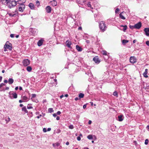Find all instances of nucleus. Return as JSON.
Segmentation results:
<instances>
[{
    "mask_svg": "<svg viewBox=\"0 0 149 149\" xmlns=\"http://www.w3.org/2000/svg\"><path fill=\"white\" fill-rule=\"evenodd\" d=\"M137 40H134L133 41V43H134L136 42Z\"/></svg>",
    "mask_w": 149,
    "mask_h": 149,
    "instance_id": "nucleus-62",
    "label": "nucleus"
},
{
    "mask_svg": "<svg viewBox=\"0 0 149 149\" xmlns=\"http://www.w3.org/2000/svg\"><path fill=\"white\" fill-rule=\"evenodd\" d=\"M51 128H48L47 130V131H49L51 130Z\"/></svg>",
    "mask_w": 149,
    "mask_h": 149,
    "instance_id": "nucleus-59",
    "label": "nucleus"
},
{
    "mask_svg": "<svg viewBox=\"0 0 149 149\" xmlns=\"http://www.w3.org/2000/svg\"><path fill=\"white\" fill-rule=\"evenodd\" d=\"M31 95V99L35 97H36V95L35 94H32Z\"/></svg>",
    "mask_w": 149,
    "mask_h": 149,
    "instance_id": "nucleus-40",
    "label": "nucleus"
},
{
    "mask_svg": "<svg viewBox=\"0 0 149 149\" xmlns=\"http://www.w3.org/2000/svg\"><path fill=\"white\" fill-rule=\"evenodd\" d=\"M146 45L147 46H149V41H146Z\"/></svg>",
    "mask_w": 149,
    "mask_h": 149,
    "instance_id": "nucleus-46",
    "label": "nucleus"
},
{
    "mask_svg": "<svg viewBox=\"0 0 149 149\" xmlns=\"http://www.w3.org/2000/svg\"><path fill=\"white\" fill-rule=\"evenodd\" d=\"M19 103H22V102H24L23 101V100H19Z\"/></svg>",
    "mask_w": 149,
    "mask_h": 149,
    "instance_id": "nucleus-58",
    "label": "nucleus"
},
{
    "mask_svg": "<svg viewBox=\"0 0 149 149\" xmlns=\"http://www.w3.org/2000/svg\"><path fill=\"white\" fill-rule=\"evenodd\" d=\"M60 145V143H53V146L54 147H55L56 146L58 147Z\"/></svg>",
    "mask_w": 149,
    "mask_h": 149,
    "instance_id": "nucleus-27",
    "label": "nucleus"
},
{
    "mask_svg": "<svg viewBox=\"0 0 149 149\" xmlns=\"http://www.w3.org/2000/svg\"><path fill=\"white\" fill-rule=\"evenodd\" d=\"M84 96V94L83 93H80L79 95V97L80 99L81 98H83Z\"/></svg>",
    "mask_w": 149,
    "mask_h": 149,
    "instance_id": "nucleus-26",
    "label": "nucleus"
},
{
    "mask_svg": "<svg viewBox=\"0 0 149 149\" xmlns=\"http://www.w3.org/2000/svg\"><path fill=\"white\" fill-rule=\"evenodd\" d=\"M51 4L53 6H55L57 5V2L55 0H53L51 2Z\"/></svg>",
    "mask_w": 149,
    "mask_h": 149,
    "instance_id": "nucleus-17",
    "label": "nucleus"
},
{
    "mask_svg": "<svg viewBox=\"0 0 149 149\" xmlns=\"http://www.w3.org/2000/svg\"><path fill=\"white\" fill-rule=\"evenodd\" d=\"M8 15L10 17H15L16 16V14H12V13H10L8 14Z\"/></svg>",
    "mask_w": 149,
    "mask_h": 149,
    "instance_id": "nucleus-34",
    "label": "nucleus"
},
{
    "mask_svg": "<svg viewBox=\"0 0 149 149\" xmlns=\"http://www.w3.org/2000/svg\"><path fill=\"white\" fill-rule=\"evenodd\" d=\"M148 69H146L145 70V72L143 73V76L145 78H147L148 77V76L147 75L148 73Z\"/></svg>",
    "mask_w": 149,
    "mask_h": 149,
    "instance_id": "nucleus-22",
    "label": "nucleus"
},
{
    "mask_svg": "<svg viewBox=\"0 0 149 149\" xmlns=\"http://www.w3.org/2000/svg\"><path fill=\"white\" fill-rule=\"evenodd\" d=\"M43 40L42 39L39 40L37 43L38 46L39 47L41 46L43 44Z\"/></svg>",
    "mask_w": 149,
    "mask_h": 149,
    "instance_id": "nucleus-18",
    "label": "nucleus"
},
{
    "mask_svg": "<svg viewBox=\"0 0 149 149\" xmlns=\"http://www.w3.org/2000/svg\"><path fill=\"white\" fill-rule=\"evenodd\" d=\"M91 123H92V121L91 120H89L88 122V124H89V125L91 124Z\"/></svg>",
    "mask_w": 149,
    "mask_h": 149,
    "instance_id": "nucleus-57",
    "label": "nucleus"
},
{
    "mask_svg": "<svg viewBox=\"0 0 149 149\" xmlns=\"http://www.w3.org/2000/svg\"><path fill=\"white\" fill-rule=\"evenodd\" d=\"M36 3L38 5H40V2L39 1H37L36 2Z\"/></svg>",
    "mask_w": 149,
    "mask_h": 149,
    "instance_id": "nucleus-51",
    "label": "nucleus"
},
{
    "mask_svg": "<svg viewBox=\"0 0 149 149\" xmlns=\"http://www.w3.org/2000/svg\"><path fill=\"white\" fill-rule=\"evenodd\" d=\"M6 86V84L4 83H2L0 84V88H1L3 86Z\"/></svg>",
    "mask_w": 149,
    "mask_h": 149,
    "instance_id": "nucleus-36",
    "label": "nucleus"
},
{
    "mask_svg": "<svg viewBox=\"0 0 149 149\" xmlns=\"http://www.w3.org/2000/svg\"><path fill=\"white\" fill-rule=\"evenodd\" d=\"M121 13L119 15L120 17V18L123 19H125V18L124 17L123 15L122 14V13Z\"/></svg>",
    "mask_w": 149,
    "mask_h": 149,
    "instance_id": "nucleus-28",
    "label": "nucleus"
},
{
    "mask_svg": "<svg viewBox=\"0 0 149 149\" xmlns=\"http://www.w3.org/2000/svg\"><path fill=\"white\" fill-rule=\"evenodd\" d=\"M11 45V44L9 43V41H8L6 42V44L4 45V47H5L9 50H11L12 48Z\"/></svg>",
    "mask_w": 149,
    "mask_h": 149,
    "instance_id": "nucleus-6",
    "label": "nucleus"
},
{
    "mask_svg": "<svg viewBox=\"0 0 149 149\" xmlns=\"http://www.w3.org/2000/svg\"><path fill=\"white\" fill-rule=\"evenodd\" d=\"M60 118V117L58 116L56 118V119L57 120H59Z\"/></svg>",
    "mask_w": 149,
    "mask_h": 149,
    "instance_id": "nucleus-54",
    "label": "nucleus"
},
{
    "mask_svg": "<svg viewBox=\"0 0 149 149\" xmlns=\"http://www.w3.org/2000/svg\"><path fill=\"white\" fill-rule=\"evenodd\" d=\"M2 76H0V82L2 81Z\"/></svg>",
    "mask_w": 149,
    "mask_h": 149,
    "instance_id": "nucleus-61",
    "label": "nucleus"
},
{
    "mask_svg": "<svg viewBox=\"0 0 149 149\" xmlns=\"http://www.w3.org/2000/svg\"><path fill=\"white\" fill-rule=\"evenodd\" d=\"M86 104H85L83 106V109H85V108H86Z\"/></svg>",
    "mask_w": 149,
    "mask_h": 149,
    "instance_id": "nucleus-53",
    "label": "nucleus"
},
{
    "mask_svg": "<svg viewBox=\"0 0 149 149\" xmlns=\"http://www.w3.org/2000/svg\"><path fill=\"white\" fill-rule=\"evenodd\" d=\"M25 0H18L17 1V4H18V3H20L21 4H24L25 1Z\"/></svg>",
    "mask_w": 149,
    "mask_h": 149,
    "instance_id": "nucleus-24",
    "label": "nucleus"
},
{
    "mask_svg": "<svg viewBox=\"0 0 149 149\" xmlns=\"http://www.w3.org/2000/svg\"><path fill=\"white\" fill-rule=\"evenodd\" d=\"M18 4V9L19 11L22 12L24 10L25 8V5L24 4H21V3H19Z\"/></svg>",
    "mask_w": 149,
    "mask_h": 149,
    "instance_id": "nucleus-4",
    "label": "nucleus"
},
{
    "mask_svg": "<svg viewBox=\"0 0 149 149\" xmlns=\"http://www.w3.org/2000/svg\"><path fill=\"white\" fill-rule=\"evenodd\" d=\"M22 63L24 66H26L30 64V61L28 59H25L23 61Z\"/></svg>",
    "mask_w": 149,
    "mask_h": 149,
    "instance_id": "nucleus-7",
    "label": "nucleus"
},
{
    "mask_svg": "<svg viewBox=\"0 0 149 149\" xmlns=\"http://www.w3.org/2000/svg\"><path fill=\"white\" fill-rule=\"evenodd\" d=\"M66 46L68 47V48H71V42L70 41H69V40H67L66 42Z\"/></svg>",
    "mask_w": 149,
    "mask_h": 149,
    "instance_id": "nucleus-15",
    "label": "nucleus"
},
{
    "mask_svg": "<svg viewBox=\"0 0 149 149\" xmlns=\"http://www.w3.org/2000/svg\"><path fill=\"white\" fill-rule=\"evenodd\" d=\"M77 139L78 141H79L81 140V137L80 136H78L77 137Z\"/></svg>",
    "mask_w": 149,
    "mask_h": 149,
    "instance_id": "nucleus-47",
    "label": "nucleus"
},
{
    "mask_svg": "<svg viewBox=\"0 0 149 149\" xmlns=\"http://www.w3.org/2000/svg\"><path fill=\"white\" fill-rule=\"evenodd\" d=\"M29 6L31 9H33L34 8V5L31 3H30L29 4Z\"/></svg>",
    "mask_w": 149,
    "mask_h": 149,
    "instance_id": "nucleus-20",
    "label": "nucleus"
},
{
    "mask_svg": "<svg viewBox=\"0 0 149 149\" xmlns=\"http://www.w3.org/2000/svg\"><path fill=\"white\" fill-rule=\"evenodd\" d=\"M21 97L24 102H27L29 100V99L25 96H22Z\"/></svg>",
    "mask_w": 149,
    "mask_h": 149,
    "instance_id": "nucleus-12",
    "label": "nucleus"
},
{
    "mask_svg": "<svg viewBox=\"0 0 149 149\" xmlns=\"http://www.w3.org/2000/svg\"><path fill=\"white\" fill-rule=\"evenodd\" d=\"M26 70L30 72L32 70V68L30 66H28L26 68Z\"/></svg>",
    "mask_w": 149,
    "mask_h": 149,
    "instance_id": "nucleus-29",
    "label": "nucleus"
},
{
    "mask_svg": "<svg viewBox=\"0 0 149 149\" xmlns=\"http://www.w3.org/2000/svg\"><path fill=\"white\" fill-rule=\"evenodd\" d=\"M76 1L78 4L83 5L86 1V0H76Z\"/></svg>",
    "mask_w": 149,
    "mask_h": 149,
    "instance_id": "nucleus-14",
    "label": "nucleus"
},
{
    "mask_svg": "<svg viewBox=\"0 0 149 149\" xmlns=\"http://www.w3.org/2000/svg\"><path fill=\"white\" fill-rule=\"evenodd\" d=\"M79 99H80L79 98V97L78 98V97H76L74 99V100L75 101H77Z\"/></svg>",
    "mask_w": 149,
    "mask_h": 149,
    "instance_id": "nucleus-50",
    "label": "nucleus"
},
{
    "mask_svg": "<svg viewBox=\"0 0 149 149\" xmlns=\"http://www.w3.org/2000/svg\"><path fill=\"white\" fill-rule=\"evenodd\" d=\"M9 95L10 98L11 99L17 98V94L13 91H10L9 93Z\"/></svg>",
    "mask_w": 149,
    "mask_h": 149,
    "instance_id": "nucleus-3",
    "label": "nucleus"
},
{
    "mask_svg": "<svg viewBox=\"0 0 149 149\" xmlns=\"http://www.w3.org/2000/svg\"><path fill=\"white\" fill-rule=\"evenodd\" d=\"M129 42L128 40H122V43L123 44H125L127 42Z\"/></svg>",
    "mask_w": 149,
    "mask_h": 149,
    "instance_id": "nucleus-32",
    "label": "nucleus"
},
{
    "mask_svg": "<svg viewBox=\"0 0 149 149\" xmlns=\"http://www.w3.org/2000/svg\"><path fill=\"white\" fill-rule=\"evenodd\" d=\"M3 82L5 83H7L8 82V81L6 79H5L4 80Z\"/></svg>",
    "mask_w": 149,
    "mask_h": 149,
    "instance_id": "nucleus-48",
    "label": "nucleus"
},
{
    "mask_svg": "<svg viewBox=\"0 0 149 149\" xmlns=\"http://www.w3.org/2000/svg\"><path fill=\"white\" fill-rule=\"evenodd\" d=\"M61 113L60 111H58L56 113L57 115H60L61 114Z\"/></svg>",
    "mask_w": 149,
    "mask_h": 149,
    "instance_id": "nucleus-49",
    "label": "nucleus"
},
{
    "mask_svg": "<svg viewBox=\"0 0 149 149\" xmlns=\"http://www.w3.org/2000/svg\"><path fill=\"white\" fill-rule=\"evenodd\" d=\"M76 49L78 52H81L82 50V48L78 45H76Z\"/></svg>",
    "mask_w": 149,
    "mask_h": 149,
    "instance_id": "nucleus-19",
    "label": "nucleus"
},
{
    "mask_svg": "<svg viewBox=\"0 0 149 149\" xmlns=\"http://www.w3.org/2000/svg\"><path fill=\"white\" fill-rule=\"evenodd\" d=\"M148 139H146L145 141V144L146 145L148 144Z\"/></svg>",
    "mask_w": 149,
    "mask_h": 149,
    "instance_id": "nucleus-38",
    "label": "nucleus"
},
{
    "mask_svg": "<svg viewBox=\"0 0 149 149\" xmlns=\"http://www.w3.org/2000/svg\"><path fill=\"white\" fill-rule=\"evenodd\" d=\"M69 128L70 129H73L74 128V126L72 125H71L69 126Z\"/></svg>",
    "mask_w": 149,
    "mask_h": 149,
    "instance_id": "nucleus-39",
    "label": "nucleus"
},
{
    "mask_svg": "<svg viewBox=\"0 0 149 149\" xmlns=\"http://www.w3.org/2000/svg\"><path fill=\"white\" fill-rule=\"evenodd\" d=\"M22 111H24L25 113H27L28 112L25 106H24L22 108Z\"/></svg>",
    "mask_w": 149,
    "mask_h": 149,
    "instance_id": "nucleus-21",
    "label": "nucleus"
},
{
    "mask_svg": "<svg viewBox=\"0 0 149 149\" xmlns=\"http://www.w3.org/2000/svg\"><path fill=\"white\" fill-rule=\"evenodd\" d=\"M119 10H120L118 8H117L115 10V13H118Z\"/></svg>",
    "mask_w": 149,
    "mask_h": 149,
    "instance_id": "nucleus-43",
    "label": "nucleus"
},
{
    "mask_svg": "<svg viewBox=\"0 0 149 149\" xmlns=\"http://www.w3.org/2000/svg\"><path fill=\"white\" fill-rule=\"evenodd\" d=\"M93 60L95 63L97 64H99L100 62V61L98 59V56L94 57L93 58Z\"/></svg>",
    "mask_w": 149,
    "mask_h": 149,
    "instance_id": "nucleus-10",
    "label": "nucleus"
},
{
    "mask_svg": "<svg viewBox=\"0 0 149 149\" xmlns=\"http://www.w3.org/2000/svg\"><path fill=\"white\" fill-rule=\"evenodd\" d=\"M17 3L15 0H9L7 3H6L7 6L10 8H11L15 6Z\"/></svg>",
    "mask_w": 149,
    "mask_h": 149,
    "instance_id": "nucleus-1",
    "label": "nucleus"
},
{
    "mask_svg": "<svg viewBox=\"0 0 149 149\" xmlns=\"http://www.w3.org/2000/svg\"><path fill=\"white\" fill-rule=\"evenodd\" d=\"M144 31L145 33V35L147 36H149V28H146L144 29Z\"/></svg>",
    "mask_w": 149,
    "mask_h": 149,
    "instance_id": "nucleus-11",
    "label": "nucleus"
},
{
    "mask_svg": "<svg viewBox=\"0 0 149 149\" xmlns=\"http://www.w3.org/2000/svg\"><path fill=\"white\" fill-rule=\"evenodd\" d=\"M48 111L50 113H52L54 111L52 108H49L48 109Z\"/></svg>",
    "mask_w": 149,
    "mask_h": 149,
    "instance_id": "nucleus-30",
    "label": "nucleus"
},
{
    "mask_svg": "<svg viewBox=\"0 0 149 149\" xmlns=\"http://www.w3.org/2000/svg\"><path fill=\"white\" fill-rule=\"evenodd\" d=\"M130 61L131 63H134L136 61V59L134 56H131L130 58Z\"/></svg>",
    "mask_w": 149,
    "mask_h": 149,
    "instance_id": "nucleus-8",
    "label": "nucleus"
},
{
    "mask_svg": "<svg viewBox=\"0 0 149 149\" xmlns=\"http://www.w3.org/2000/svg\"><path fill=\"white\" fill-rule=\"evenodd\" d=\"M130 28L132 29H135V27L134 26V25L133 26H132L131 25H130L129 26Z\"/></svg>",
    "mask_w": 149,
    "mask_h": 149,
    "instance_id": "nucleus-37",
    "label": "nucleus"
},
{
    "mask_svg": "<svg viewBox=\"0 0 149 149\" xmlns=\"http://www.w3.org/2000/svg\"><path fill=\"white\" fill-rule=\"evenodd\" d=\"M46 12L47 13H50L51 11V8L49 6H47L45 8Z\"/></svg>",
    "mask_w": 149,
    "mask_h": 149,
    "instance_id": "nucleus-13",
    "label": "nucleus"
},
{
    "mask_svg": "<svg viewBox=\"0 0 149 149\" xmlns=\"http://www.w3.org/2000/svg\"><path fill=\"white\" fill-rule=\"evenodd\" d=\"M146 89L149 90V85L147 86L146 88Z\"/></svg>",
    "mask_w": 149,
    "mask_h": 149,
    "instance_id": "nucleus-60",
    "label": "nucleus"
},
{
    "mask_svg": "<svg viewBox=\"0 0 149 149\" xmlns=\"http://www.w3.org/2000/svg\"><path fill=\"white\" fill-rule=\"evenodd\" d=\"M14 34H11L10 35V37H11V38H13L14 37Z\"/></svg>",
    "mask_w": 149,
    "mask_h": 149,
    "instance_id": "nucleus-52",
    "label": "nucleus"
},
{
    "mask_svg": "<svg viewBox=\"0 0 149 149\" xmlns=\"http://www.w3.org/2000/svg\"><path fill=\"white\" fill-rule=\"evenodd\" d=\"M29 104H28V106H27V108L28 109H32L33 108V107L32 106H29Z\"/></svg>",
    "mask_w": 149,
    "mask_h": 149,
    "instance_id": "nucleus-42",
    "label": "nucleus"
},
{
    "mask_svg": "<svg viewBox=\"0 0 149 149\" xmlns=\"http://www.w3.org/2000/svg\"><path fill=\"white\" fill-rule=\"evenodd\" d=\"M42 115H40L39 116H38L37 117V118L39 119V118H40V117Z\"/></svg>",
    "mask_w": 149,
    "mask_h": 149,
    "instance_id": "nucleus-56",
    "label": "nucleus"
},
{
    "mask_svg": "<svg viewBox=\"0 0 149 149\" xmlns=\"http://www.w3.org/2000/svg\"><path fill=\"white\" fill-rule=\"evenodd\" d=\"M53 116L54 117H55L57 116V114H56V113H54L53 114Z\"/></svg>",
    "mask_w": 149,
    "mask_h": 149,
    "instance_id": "nucleus-55",
    "label": "nucleus"
},
{
    "mask_svg": "<svg viewBox=\"0 0 149 149\" xmlns=\"http://www.w3.org/2000/svg\"><path fill=\"white\" fill-rule=\"evenodd\" d=\"M14 82L13 79L12 78H10L8 80V83L9 84H11Z\"/></svg>",
    "mask_w": 149,
    "mask_h": 149,
    "instance_id": "nucleus-23",
    "label": "nucleus"
},
{
    "mask_svg": "<svg viewBox=\"0 0 149 149\" xmlns=\"http://www.w3.org/2000/svg\"><path fill=\"white\" fill-rule=\"evenodd\" d=\"M87 5L88 7H91L92 9H93V8L91 7V2H88L87 4Z\"/></svg>",
    "mask_w": 149,
    "mask_h": 149,
    "instance_id": "nucleus-33",
    "label": "nucleus"
},
{
    "mask_svg": "<svg viewBox=\"0 0 149 149\" xmlns=\"http://www.w3.org/2000/svg\"><path fill=\"white\" fill-rule=\"evenodd\" d=\"M1 89V91H5V88L2 87V88H0Z\"/></svg>",
    "mask_w": 149,
    "mask_h": 149,
    "instance_id": "nucleus-45",
    "label": "nucleus"
},
{
    "mask_svg": "<svg viewBox=\"0 0 149 149\" xmlns=\"http://www.w3.org/2000/svg\"><path fill=\"white\" fill-rule=\"evenodd\" d=\"M120 27H124L123 29V30L124 32L125 31V30H126L127 28V26L126 25H125L124 26L121 25H120Z\"/></svg>",
    "mask_w": 149,
    "mask_h": 149,
    "instance_id": "nucleus-25",
    "label": "nucleus"
},
{
    "mask_svg": "<svg viewBox=\"0 0 149 149\" xmlns=\"http://www.w3.org/2000/svg\"><path fill=\"white\" fill-rule=\"evenodd\" d=\"M113 95L114 96H116L117 97H118V94L117 92L116 91H114L113 93Z\"/></svg>",
    "mask_w": 149,
    "mask_h": 149,
    "instance_id": "nucleus-35",
    "label": "nucleus"
},
{
    "mask_svg": "<svg viewBox=\"0 0 149 149\" xmlns=\"http://www.w3.org/2000/svg\"><path fill=\"white\" fill-rule=\"evenodd\" d=\"M29 31L33 36H35L37 35L38 33V30L35 28H30Z\"/></svg>",
    "mask_w": 149,
    "mask_h": 149,
    "instance_id": "nucleus-5",
    "label": "nucleus"
},
{
    "mask_svg": "<svg viewBox=\"0 0 149 149\" xmlns=\"http://www.w3.org/2000/svg\"><path fill=\"white\" fill-rule=\"evenodd\" d=\"M19 90H22V87H21V86H20V87H19Z\"/></svg>",
    "mask_w": 149,
    "mask_h": 149,
    "instance_id": "nucleus-63",
    "label": "nucleus"
},
{
    "mask_svg": "<svg viewBox=\"0 0 149 149\" xmlns=\"http://www.w3.org/2000/svg\"><path fill=\"white\" fill-rule=\"evenodd\" d=\"M102 53L104 55H107V52L106 51H103Z\"/></svg>",
    "mask_w": 149,
    "mask_h": 149,
    "instance_id": "nucleus-41",
    "label": "nucleus"
},
{
    "mask_svg": "<svg viewBox=\"0 0 149 149\" xmlns=\"http://www.w3.org/2000/svg\"><path fill=\"white\" fill-rule=\"evenodd\" d=\"M43 131L44 132H46L47 131V129L45 128H43Z\"/></svg>",
    "mask_w": 149,
    "mask_h": 149,
    "instance_id": "nucleus-44",
    "label": "nucleus"
},
{
    "mask_svg": "<svg viewBox=\"0 0 149 149\" xmlns=\"http://www.w3.org/2000/svg\"><path fill=\"white\" fill-rule=\"evenodd\" d=\"M141 22H139L137 24H136L134 25L135 29H139L141 27Z\"/></svg>",
    "mask_w": 149,
    "mask_h": 149,
    "instance_id": "nucleus-9",
    "label": "nucleus"
},
{
    "mask_svg": "<svg viewBox=\"0 0 149 149\" xmlns=\"http://www.w3.org/2000/svg\"><path fill=\"white\" fill-rule=\"evenodd\" d=\"M9 89V88L8 87H6V88H5V90H8Z\"/></svg>",
    "mask_w": 149,
    "mask_h": 149,
    "instance_id": "nucleus-64",
    "label": "nucleus"
},
{
    "mask_svg": "<svg viewBox=\"0 0 149 149\" xmlns=\"http://www.w3.org/2000/svg\"><path fill=\"white\" fill-rule=\"evenodd\" d=\"M123 115H119L118 116V120L119 121H122L123 120Z\"/></svg>",
    "mask_w": 149,
    "mask_h": 149,
    "instance_id": "nucleus-16",
    "label": "nucleus"
},
{
    "mask_svg": "<svg viewBox=\"0 0 149 149\" xmlns=\"http://www.w3.org/2000/svg\"><path fill=\"white\" fill-rule=\"evenodd\" d=\"M99 27L100 29L103 32L105 31L107 29V27L105 25V22L104 21L100 22Z\"/></svg>",
    "mask_w": 149,
    "mask_h": 149,
    "instance_id": "nucleus-2",
    "label": "nucleus"
},
{
    "mask_svg": "<svg viewBox=\"0 0 149 149\" xmlns=\"http://www.w3.org/2000/svg\"><path fill=\"white\" fill-rule=\"evenodd\" d=\"M87 138L88 139L90 140L93 139V137L92 135H89L88 136Z\"/></svg>",
    "mask_w": 149,
    "mask_h": 149,
    "instance_id": "nucleus-31",
    "label": "nucleus"
}]
</instances>
